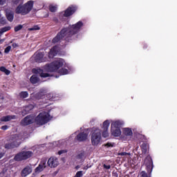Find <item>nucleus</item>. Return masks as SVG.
Returning a JSON list of instances; mask_svg holds the SVG:
<instances>
[{"instance_id": "1", "label": "nucleus", "mask_w": 177, "mask_h": 177, "mask_svg": "<svg viewBox=\"0 0 177 177\" xmlns=\"http://www.w3.org/2000/svg\"><path fill=\"white\" fill-rule=\"evenodd\" d=\"M82 27H84V23L82 21H79L75 24L69 25L68 27L63 28L53 39V44L60 42L63 38L66 42H73L77 39V34L81 31Z\"/></svg>"}, {"instance_id": "2", "label": "nucleus", "mask_w": 177, "mask_h": 177, "mask_svg": "<svg viewBox=\"0 0 177 177\" xmlns=\"http://www.w3.org/2000/svg\"><path fill=\"white\" fill-rule=\"evenodd\" d=\"M32 8H34V1L30 0L26 3L19 4L15 8V13L17 15H21L22 16H26V15H28L31 10H32Z\"/></svg>"}, {"instance_id": "3", "label": "nucleus", "mask_w": 177, "mask_h": 177, "mask_svg": "<svg viewBox=\"0 0 177 177\" xmlns=\"http://www.w3.org/2000/svg\"><path fill=\"white\" fill-rule=\"evenodd\" d=\"M50 115L49 113L43 111L39 113V115L35 118V122L37 125H45L49 122L50 118Z\"/></svg>"}, {"instance_id": "4", "label": "nucleus", "mask_w": 177, "mask_h": 177, "mask_svg": "<svg viewBox=\"0 0 177 177\" xmlns=\"http://www.w3.org/2000/svg\"><path fill=\"white\" fill-rule=\"evenodd\" d=\"M91 140L93 146H97L102 142V131L99 129H93Z\"/></svg>"}, {"instance_id": "5", "label": "nucleus", "mask_w": 177, "mask_h": 177, "mask_svg": "<svg viewBox=\"0 0 177 177\" xmlns=\"http://www.w3.org/2000/svg\"><path fill=\"white\" fill-rule=\"evenodd\" d=\"M32 151H22L17 153L14 157L15 161H26V160H28V158H31L32 157Z\"/></svg>"}, {"instance_id": "6", "label": "nucleus", "mask_w": 177, "mask_h": 177, "mask_svg": "<svg viewBox=\"0 0 177 177\" xmlns=\"http://www.w3.org/2000/svg\"><path fill=\"white\" fill-rule=\"evenodd\" d=\"M63 66H64V61H63V59H57L48 65V70L50 73H53L57 71V70H59L60 67H63Z\"/></svg>"}, {"instance_id": "7", "label": "nucleus", "mask_w": 177, "mask_h": 177, "mask_svg": "<svg viewBox=\"0 0 177 177\" xmlns=\"http://www.w3.org/2000/svg\"><path fill=\"white\" fill-rule=\"evenodd\" d=\"M15 138H16V136H12L9 140V142L5 144V149L10 150V149H16V147L20 146V144L17 142V140H15Z\"/></svg>"}, {"instance_id": "8", "label": "nucleus", "mask_w": 177, "mask_h": 177, "mask_svg": "<svg viewBox=\"0 0 177 177\" xmlns=\"http://www.w3.org/2000/svg\"><path fill=\"white\" fill-rule=\"evenodd\" d=\"M33 123L34 116H32V115H27L21 121V125H22V127H27V125H31V124Z\"/></svg>"}, {"instance_id": "9", "label": "nucleus", "mask_w": 177, "mask_h": 177, "mask_svg": "<svg viewBox=\"0 0 177 177\" xmlns=\"http://www.w3.org/2000/svg\"><path fill=\"white\" fill-rule=\"evenodd\" d=\"M77 9H78V8L76 6H69L64 11V17H70V16H73V14L75 13V12H77Z\"/></svg>"}, {"instance_id": "10", "label": "nucleus", "mask_w": 177, "mask_h": 177, "mask_svg": "<svg viewBox=\"0 0 177 177\" xmlns=\"http://www.w3.org/2000/svg\"><path fill=\"white\" fill-rule=\"evenodd\" d=\"M60 53V48L59 46H54L53 48H50L48 53V57L49 59H53L55 56L59 55Z\"/></svg>"}, {"instance_id": "11", "label": "nucleus", "mask_w": 177, "mask_h": 177, "mask_svg": "<svg viewBox=\"0 0 177 177\" xmlns=\"http://www.w3.org/2000/svg\"><path fill=\"white\" fill-rule=\"evenodd\" d=\"M47 164L50 168H56V167L59 165V159L56 157H50L48 159Z\"/></svg>"}, {"instance_id": "12", "label": "nucleus", "mask_w": 177, "mask_h": 177, "mask_svg": "<svg viewBox=\"0 0 177 177\" xmlns=\"http://www.w3.org/2000/svg\"><path fill=\"white\" fill-rule=\"evenodd\" d=\"M88 133H85L84 131L80 132L77 135L75 139L77 140V142H85L88 140Z\"/></svg>"}, {"instance_id": "13", "label": "nucleus", "mask_w": 177, "mask_h": 177, "mask_svg": "<svg viewBox=\"0 0 177 177\" xmlns=\"http://www.w3.org/2000/svg\"><path fill=\"white\" fill-rule=\"evenodd\" d=\"M32 71L35 74H39L41 78H48V77H50V75H49V73H44V70L41 68H34L32 69Z\"/></svg>"}, {"instance_id": "14", "label": "nucleus", "mask_w": 177, "mask_h": 177, "mask_svg": "<svg viewBox=\"0 0 177 177\" xmlns=\"http://www.w3.org/2000/svg\"><path fill=\"white\" fill-rule=\"evenodd\" d=\"M147 160H148V162L146 163L147 171L149 174H151L153 171V160L151 157L149 156L147 158Z\"/></svg>"}, {"instance_id": "15", "label": "nucleus", "mask_w": 177, "mask_h": 177, "mask_svg": "<svg viewBox=\"0 0 177 177\" xmlns=\"http://www.w3.org/2000/svg\"><path fill=\"white\" fill-rule=\"evenodd\" d=\"M122 125H124V122L121 120H116L111 124L112 128H116L118 129H121Z\"/></svg>"}, {"instance_id": "16", "label": "nucleus", "mask_w": 177, "mask_h": 177, "mask_svg": "<svg viewBox=\"0 0 177 177\" xmlns=\"http://www.w3.org/2000/svg\"><path fill=\"white\" fill-rule=\"evenodd\" d=\"M35 60L37 63H42L44 62V53H38L36 54Z\"/></svg>"}, {"instance_id": "17", "label": "nucleus", "mask_w": 177, "mask_h": 177, "mask_svg": "<svg viewBox=\"0 0 177 177\" xmlns=\"http://www.w3.org/2000/svg\"><path fill=\"white\" fill-rule=\"evenodd\" d=\"M16 119V115H6V116H3L0 119V121L1 122H8V121H10L11 120H15Z\"/></svg>"}, {"instance_id": "18", "label": "nucleus", "mask_w": 177, "mask_h": 177, "mask_svg": "<svg viewBox=\"0 0 177 177\" xmlns=\"http://www.w3.org/2000/svg\"><path fill=\"white\" fill-rule=\"evenodd\" d=\"M32 171L31 167H26L21 171V176L26 177L27 175H30Z\"/></svg>"}, {"instance_id": "19", "label": "nucleus", "mask_w": 177, "mask_h": 177, "mask_svg": "<svg viewBox=\"0 0 177 177\" xmlns=\"http://www.w3.org/2000/svg\"><path fill=\"white\" fill-rule=\"evenodd\" d=\"M32 109H34V106H32V104L27 105L26 106H25L24 108V109L22 111V114L24 115L28 114V113H30V111H31L32 110Z\"/></svg>"}, {"instance_id": "20", "label": "nucleus", "mask_w": 177, "mask_h": 177, "mask_svg": "<svg viewBox=\"0 0 177 177\" xmlns=\"http://www.w3.org/2000/svg\"><path fill=\"white\" fill-rule=\"evenodd\" d=\"M111 134L113 136L118 138V136H121V129H116L112 127L111 129Z\"/></svg>"}, {"instance_id": "21", "label": "nucleus", "mask_w": 177, "mask_h": 177, "mask_svg": "<svg viewBox=\"0 0 177 177\" xmlns=\"http://www.w3.org/2000/svg\"><path fill=\"white\" fill-rule=\"evenodd\" d=\"M6 17L7 20H8V21L12 22L13 21V19H15V14L12 11H8V12H6Z\"/></svg>"}, {"instance_id": "22", "label": "nucleus", "mask_w": 177, "mask_h": 177, "mask_svg": "<svg viewBox=\"0 0 177 177\" xmlns=\"http://www.w3.org/2000/svg\"><path fill=\"white\" fill-rule=\"evenodd\" d=\"M40 80L37 75H32L30 78V82H31L33 85L35 84H38Z\"/></svg>"}, {"instance_id": "23", "label": "nucleus", "mask_w": 177, "mask_h": 177, "mask_svg": "<svg viewBox=\"0 0 177 177\" xmlns=\"http://www.w3.org/2000/svg\"><path fill=\"white\" fill-rule=\"evenodd\" d=\"M123 133L126 136H132V135H133L132 129H131L129 128H124L123 129Z\"/></svg>"}, {"instance_id": "24", "label": "nucleus", "mask_w": 177, "mask_h": 177, "mask_svg": "<svg viewBox=\"0 0 177 177\" xmlns=\"http://www.w3.org/2000/svg\"><path fill=\"white\" fill-rule=\"evenodd\" d=\"M140 148L142 154H146V153H147V143L143 142L141 145Z\"/></svg>"}, {"instance_id": "25", "label": "nucleus", "mask_w": 177, "mask_h": 177, "mask_svg": "<svg viewBox=\"0 0 177 177\" xmlns=\"http://www.w3.org/2000/svg\"><path fill=\"white\" fill-rule=\"evenodd\" d=\"M110 127V120H105L103 122L102 129L104 131H109V127Z\"/></svg>"}, {"instance_id": "26", "label": "nucleus", "mask_w": 177, "mask_h": 177, "mask_svg": "<svg viewBox=\"0 0 177 177\" xmlns=\"http://www.w3.org/2000/svg\"><path fill=\"white\" fill-rule=\"evenodd\" d=\"M58 73L60 74V75H66L68 74V70L64 68H62L58 71Z\"/></svg>"}, {"instance_id": "27", "label": "nucleus", "mask_w": 177, "mask_h": 177, "mask_svg": "<svg viewBox=\"0 0 177 177\" xmlns=\"http://www.w3.org/2000/svg\"><path fill=\"white\" fill-rule=\"evenodd\" d=\"M11 3L13 5V6H17V5H23V0H12Z\"/></svg>"}, {"instance_id": "28", "label": "nucleus", "mask_w": 177, "mask_h": 177, "mask_svg": "<svg viewBox=\"0 0 177 177\" xmlns=\"http://www.w3.org/2000/svg\"><path fill=\"white\" fill-rule=\"evenodd\" d=\"M45 95L44 94L43 92H39L35 95V97L39 100V99H44V97Z\"/></svg>"}, {"instance_id": "29", "label": "nucleus", "mask_w": 177, "mask_h": 177, "mask_svg": "<svg viewBox=\"0 0 177 177\" xmlns=\"http://www.w3.org/2000/svg\"><path fill=\"white\" fill-rule=\"evenodd\" d=\"M0 71L4 73L6 75H9V74H10V71L6 69L5 66H1Z\"/></svg>"}, {"instance_id": "30", "label": "nucleus", "mask_w": 177, "mask_h": 177, "mask_svg": "<svg viewBox=\"0 0 177 177\" xmlns=\"http://www.w3.org/2000/svg\"><path fill=\"white\" fill-rule=\"evenodd\" d=\"M28 96V92L27 91H21L19 93V97L21 99H26Z\"/></svg>"}, {"instance_id": "31", "label": "nucleus", "mask_w": 177, "mask_h": 177, "mask_svg": "<svg viewBox=\"0 0 177 177\" xmlns=\"http://www.w3.org/2000/svg\"><path fill=\"white\" fill-rule=\"evenodd\" d=\"M44 165H45V163L43 165H39L35 169V172H42L44 171Z\"/></svg>"}, {"instance_id": "32", "label": "nucleus", "mask_w": 177, "mask_h": 177, "mask_svg": "<svg viewBox=\"0 0 177 177\" xmlns=\"http://www.w3.org/2000/svg\"><path fill=\"white\" fill-rule=\"evenodd\" d=\"M10 26H5L0 29V32H1V34H3V32H6L7 31L10 30Z\"/></svg>"}, {"instance_id": "33", "label": "nucleus", "mask_w": 177, "mask_h": 177, "mask_svg": "<svg viewBox=\"0 0 177 177\" xmlns=\"http://www.w3.org/2000/svg\"><path fill=\"white\" fill-rule=\"evenodd\" d=\"M49 10L52 13H55V12H56V10H57V6H49Z\"/></svg>"}, {"instance_id": "34", "label": "nucleus", "mask_w": 177, "mask_h": 177, "mask_svg": "<svg viewBox=\"0 0 177 177\" xmlns=\"http://www.w3.org/2000/svg\"><path fill=\"white\" fill-rule=\"evenodd\" d=\"M37 30H41V28L38 25L34 26L32 28H28L29 31H36Z\"/></svg>"}, {"instance_id": "35", "label": "nucleus", "mask_w": 177, "mask_h": 177, "mask_svg": "<svg viewBox=\"0 0 177 177\" xmlns=\"http://www.w3.org/2000/svg\"><path fill=\"white\" fill-rule=\"evenodd\" d=\"M23 28V25L19 24L15 27L14 30L15 32H17V31H20Z\"/></svg>"}, {"instance_id": "36", "label": "nucleus", "mask_w": 177, "mask_h": 177, "mask_svg": "<svg viewBox=\"0 0 177 177\" xmlns=\"http://www.w3.org/2000/svg\"><path fill=\"white\" fill-rule=\"evenodd\" d=\"M102 137L109 138V130H104V131L102 132Z\"/></svg>"}, {"instance_id": "37", "label": "nucleus", "mask_w": 177, "mask_h": 177, "mask_svg": "<svg viewBox=\"0 0 177 177\" xmlns=\"http://www.w3.org/2000/svg\"><path fill=\"white\" fill-rule=\"evenodd\" d=\"M140 176L141 177H151L150 175L147 174V173H146V171H145L140 172Z\"/></svg>"}, {"instance_id": "38", "label": "nucleus", "mask_w": 177, "mask_h": 177, "mask_svg": "<svg viewBox=\"0 0 177 177\" xmlns=\"http://www.w3.org/2000/svg\"><path fill=\"white\" fill-rule=\"evenodd\" d=\"M0 24H1L2 26H5V24H6V19L1 17L0 19Z\"/></svg>"}, {"instance_id": "39", "label": "nucleus", "mask_w": 177, "mask_h": 177, "mask_svg": "<svg viewBox=\"0 0 177 177\" xmlns=\"http://www.w3.org/2000/svg\"><path fill=\"white\" fill-rule=\"evenodd\" d=\"M84 152H82V153H79V154L77 155L76 158H77V160H81V159H82V158L84 157Z\"/></svg>"}, {"instance_id": "40", "label": "nucleus", "mask_w": 177, "mask_h": 177, "mask_svg": "<svg viewBox=\"0 0 177 177\" xmlns=\"http://www.w3.org/2000/svg\"><path fill=\"white\" fill-rule=\"evenodd\" d=\"M10 49H12V46H7L4 50V53H9V52H10Z\"/></svg>"}, {"instance_id": "41", "label": "nucleus", "mask_w": 177, "mask_h": 177, "mask_svg": "<svg viewBox=\"0 0 177 177\" xmlns=\"http://www.w3.org/2000/svg\"><path fill=\"white\" fill-rule=\"evenodd\" d=\"M82 175H84V174H82V171H79L76 173L74 177H81Z\"/></svg>"}, {"instance_id": "42", "label": "nucleus", "mask_w": 177, "mask_h": 177, "mask_svg": "<svg viewBox=\"0 0 177 177\" xmlns=\"http://www.w3.org/2000/svg\"><path fill=\"white\" fill-rule=\"evenodd\" d=\"M8 129H9V126L8 125H3L1 127V129H2L3 131H6Z\"/></svg>"}, {"instance_id": "43", "label": "nucleus", "mask_w": 177, "mask_h": 177, "mask_svg": "<svg viewBox=\"0 0 177 177\" xmlns=\"http://www.w3.org/2000/svg\"><path fill=\"white\" fill-rule=\"evenodd\" d=\"M118 156H129V153H128L127 152H120V153H118Z\"/></svg>"}, {"instance_id": "44", "label": "nucleus", "mask_w": 177, "mask_h": 177, "mask_svg": "<svg viewBox=\"0 0 177 177\" xmlns=\"http://www.w3.org/2000/svg\"><path fill=\"white\" fill-rule=\"evenodd\" d=\"M64 153H67V151L66 150H60L58 151L59 156H62V154H64Z\"/></svg>"}, {"instance_id": "45", "label": "nucleus", "mask_w": 177, "mask_h": 177, "mask_svg": "<svg viewBox=\"0 0 177 177\" xmlns=\"http://www.w3.org/2000/svg\"><path fill=\"white\" fill-rule=\"evenodd\" d=\"M104 168H105V169H110V168H111V166L110 165H104Z\"/></svg>"}, {"instance_id": "46", "label": "nucleus", "mask_w": 177, "mask_h": 177, "mask_svg": "<svg viewBox=\"0 0 177 177\" xmlns=\"http://www.w3.org/2000/svg\"><path fill=\"white\" fill-rule=\"evenodd\" d=\"M6 3V0H0V6L5 5Z\"/></svg>"}, {"instance_id": "47", "label": "nucleus", "mask_w": 177, "mask_h": 177, "mask_svg": "<svg viewBox=\"0 0 177 177\" xmlns=\"http://www.w3.org/2000/svg\"><path fill=\"white\" fill-rule=\"evenodd\" d=\"M12 48H18V46H19V44H16V43H13L12 44Z\"/></svg>"}, {"instance_id": "48", "label": "nucleus", "mask_w": 177, "mask_h": 177, "mask_svg": "<svg viewBox=\"0 0 177 177\" xmlns=\"http://www.w3.org/2000/svg\"><path fill=\"white\" fill-rule=\"evenodd\" d=\"M3 156H5V153L0 152V160H1V158H2L3 157Z\"/></svg>"}, {"instance_id": "49", "label": "nucleus", "mask_w": 177, "mask_h": 177, "mask_svg": "<svg viewBox=\"0 0 177 177\" xmlns=\"http://www.w3.org/2000/svg\"><path fill=\"white\" fill-rule=\"evenodd\" d=\"M113 176L118 177V174H117V172L113 173Z\"/></svg>"}, {"instance_id": "50", "label": "nucleus", "mask_w": 177, "mask_h": 177, "mask_svg": "<svg viewBox=\"0 0 177 177\" xmlns=\"http://www.w3.org/2000/svg\"><path fill=\"white\" fill-rule=\"evenodd\" d=\"M147 48V44H143V49H146Z\"/></svg>"}, {"instance_id": "51", "label": "nucleus", "mask_w": 177, "mask_h": 177, "mask_svg": "<svg viewBox=\"0 0 177 177\" xmlns=\"http://www.w3.org/2000/svg\"><path fill=\"white\" fill-rule=\"evenodd\" d=\"M6 171V169H3L2 172L0 174V175H2V174H5V171Z\"/></svg>"}, {"instance_id": "52", "label": "nucleus", "mask_w": 177, "mask_h": 177, "mask_svg": "<svg viewBox=\"0 0 177 177\" xmlns=\"http://www.w3.org/2000/svg\"><path fill=\"white\" fill-rule=\"evenodd\" d=\"M75 169H80V165L76 166Z\"/></svg>"}, {"instance_id": "53", "label": "nucleus", "mask_w": 177, "mask_h": 177, "mask_svg": "<svg viewBox=\"0 0 177 177\" xmlns=\"http://www.w3.org/2000/svg\"><path fill=\"white\" fill-rule=\"evenodd\" d=\"M2 42H3V39L0 40V44H2Z\"/></svg>"}, {"instance_id": "54", "label": "nucleus", "mask_w": 177, "mask_h": 177, "mask_svg": "<svg viewBox=\"0 0 177 177\" xmlns=\"http://www.w3.org/2000/svg\"><path fill=\"white\" fill-rule=\"evenodd\" d=\"M106 146H109L110 147V143H107Z\"/></svg>"}, {"instance_id": "55", "label": "nucleus", "mask_w": 177, "mask_h": 177, "mask_svg": "<svg viewBox=\"0 0 177 177\" xmlns=\"http://www.w3.org/2000/svg\"><path fill=\"white\" fill-rule=\"evenodd\" d=\"M2 36V34H1V32H0V37H1Z\"/></svg>"}, {"instance_id": "56", "label": "nucleus", "mask_w": 177, "mask_h": 177, "mask_svg": "<svg viewBox=\"0 0 177 177\" xmlns=\"http://www.w3.org/2000/svg\"><path fill=\"white\" fill-rule=\"evenodd\" d=\"M0 55H2V52L0 51Z\"/></svg>"}, {"instance_id": "57", "label": "nucleus", "mask_w": 177, "mask_h": 177, "mask_svg": "<svg viewBox=\"0 0 177 177\" xmlns=\"http://www.w3.org/2000/svg\"><path fill=\"white\" fill-rule=\"evenodd\" d=\"M0 17H1V15H0Z\"/></svg>"}]
</instances>
